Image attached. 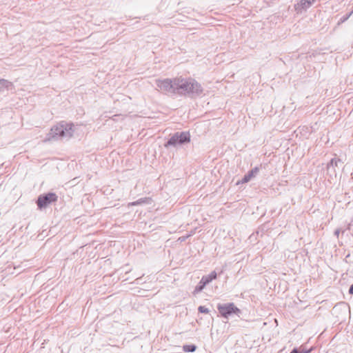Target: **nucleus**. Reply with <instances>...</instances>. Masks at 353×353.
Returning a JSON list of instances; mask_svg holds the SVG:
<instances>
[{
	"label": "nucleus",
	"mask_w": 353,
	"mask_h": 353,
	"mask_svg": "<svg viewBox=\"0 0 353 353\" xmlns=\"http://www.w3.org/2000/svg\"><path fill=\"white\" fill-rule=\"evenodd\" d=\"M176 94L188 96L191 98L200 97L203 93L201 85L192 78H175Z\"/></svg>",
	"instance_id": "f257e3e1"
},
{
	"label": "nucleus",
	"mask_w": 353,
	"mask_h": 353,
	"mask_svg": "<svg viewBox=\"0 0 353 353\" xmlns=\"http://www.w3.org/2000/svg\"><path fill=\"white\" fill-rule=\"evenodd\" d=\"M74 133V125L70 123L61 121L53 126L50 132L47 134L46 141L52 140L68 139Z\"/></svg>",
	"instance_id": "f03ea898"
},
{
	"label": "nucleus",
	"mask_w": 353,
	"mask_h": 353,
	"mask_svg": "<svg viewBox=\"0 0 353 353\" xmlns=\"http://www.w3.org/2000/svg\"><path fill=\"white\" fill-rule=\"evenodd\" d=\"M190 141V134L189 132H181L174 133L165 143V147L176 146Z\"/></svg>",
	"instance_id": "7ed1b4c3"
},
{
	"label": "nucleus",
	"mask_w": 353,
	"mask_h": 353,
	"mask_svg": "<svg viewBox=\"0 0 353 353\" xmlns=\"http://www.w3.org/2000/svg\"><path fill=\"white\" fill-rule=\"evenodd\" d=\"M217 310L221 315L225 319H228L234 314L239 316L241 313V310L236 307L233 303L219 304L217 305Z\"/></svg>",
	"instance_id": "20e7f679"
},
{
	"label": "nucleus",
	"mask_w": 353,
	"mask_h": 353,
	"mask_svg": "<svg viewBox=\"0 0 353 353\" xmlns=\"http://www.w3.org/2000/svg\"><path fill=\"white\" fill-rule=\"evenodd\" d=\"M57 194L53 192L41 194L37 201L38 208L41 210L46 208L50 203L57 201Z\"/></svg>",
	"instance_id": "39448f33"
},
{
	"label": "nucleus",
	"mask_w": 353,
	"mask_h": 353,
	"mask_svg": "<svg viewBox=\"0 0 353 353\" xmlns=\"http://www.w3.org/2000/svg\"><path fill=\"white\" fill-rule=\"evenodd\" d=\"M175 83H176L175 78L172 79H165L163 80H158L157 81V85L163 92L176 94V86L174 85Z\"/></svg>",
	"instance_id": "423d86ee"
},
{
	"label": "nucleus",
	"mask_w": 353,
	"mask_h": 353,
	"mask_svg": "<svg viewBox=\"0 0 353 353\" xmlns=\"http://www.w3.org/2000/svg\"><path fill=\"white\" fill-rule=\"evenodd\" d=\"M217 276L216 272L215 271L211 272V273L208 275L203 276L198 285L195 287L194 294L199 293L201 292L206 285L210 283L212 280L216 279Z\"/></svg>",
	"instance_id": "0eeeda50"
},
{
	"label": "nucleus",
	"mask_w": 353,
	"mask_h": 353,
	"mask_svg": "<svg viewBox=\"0 0 353 353\" xmlns=\"http://www.w3.org/2000/svg\"><path fill=\"white\" fill-rule=\"evenodd\" d=\"M312 4L311 0H300L299 3L294 5V8L297 13H301L311 7Z\"/></svg>",
	"instance_id": "6e6552de"
},
{
	"label": "nucleus",
	"mask_w": 353,
	"mask_h": 353,
	"mask_svg": "<svg viewBox=\"0 0 353 353\" xmlns=\"http://www.w3.org/2000/svg\"><path fill=\"white\" fill-rule=\"evenodd\" d=\"M260 168L256 166L250 170L246 174L244 175L241 181V183H245L249 182L252 178L255 177L259 172Z\"/></svg>",
	"instance_id": "1a4fd4ad"
},
{
	"label": "nucleus",
	"mask_w": 353,
	"mask_h": 353,
	"mask_svg": "<svg viewBox=\"0 0 353 353\" xmlns=\"http://www.w3.org/2000/svg\"><path fill=\"white\" fill-rule=\"evenodd\" d=\"M343 162L340 159L333 158L330 160V163H327V168L330 170L331 168L341 166Z\"/></svg>",
	"instance_id": "9d476101"
},
{
	"label": "nucleus",
	"mask_w": 353,
	"mask_h": 353,
	"mask_svg": "<svg viewBox=\"0 0 353 353\" xmlns=\"http://www.w3.org/2000/svg\"><path fill=\"white\" fill-rule=\"evenodd\" d=\"M12 85V83L5 79H0V92H2L3 89L8 90L10 86Z\"/></svg>",
	"instance_id": "9b49d317"
},
{
	"label": "nucleus",
	"mask_w": 353,
	"mask_h": 353,
	"mask_svg": "<svg viewBox=\"0 0 353 353\" xmlns=\"http://www.w3.org/2000/svg\"><path fill=\"white\" fill-rule=\"evenodd\" d=\"M196 349V346L195 345H185L183 346V351L186 352H193Z\"/></svg>",
	"instance_id": "f8f14e48"
},
{
	"label": "nucleus",
	"mask_w": 353,
	"mask_h": 353,
	"mask_svg": "<svg viewBox=\"0 0 353 353\" xmlns=\"http://www.w3.org/2000/svg\"><path fill=\"white\" fill-rule=\"evenodd\" d=\"M148 198H141V199H138L137 201H134V202H131L128 204V205H141L143 203H148Z\"/></svg>",
	"instance_id": "ddd939ff"
},
{
	"label": "nucleus",
	"mask_w": 353,
	"mask_h": 353,
	"mask_svg": "<svg viewBox=\"0 0 353 353\" xmlns=\"http://www.w3.org/2000/svg\"><path fill=\"white\" fill-rule=\"evenodd\" d=\"M353 13V10L349 13V14H347L345 15H343L341 19L339 21V24H341V23H344L345 21H346L350 17L352 14Z\"/></svg>",
	"instance_id": "4468645a"
},
{
	"label": "nucleus",
	"mask_w": 353,
	"mask_h": 353,
	"mask_svg": "<svg viewBox=\"0 0 353 353\" xmlns=\"http://www.w3.org/2000/svg\"><path fill=\"white\" fill-rule=\"evenodd\" d=\"M198 310H199V312L205 313V314H208L210 312L208 308H207L205 306H202V305L199 307Z\"/></svg>",
	"instance_id": "2eb2a0df"
},
{
	"label": "nucleus",
	"mask_w": 353,
	"mask_h": 353,
	"mask_svg": "<svg viewBox=\"0 0 353 353\" xmlns=\"http://www.w3.org/2000/svg\"><path fill=\"white\" fill-rule=\"evenodd\" d=\"M299 349V353H310L311 352V351L312 350V348H310L309 350H307L305 348H304L303 347L301 346Z\"/></svg>",
	"instance_id": "dca6fc26"
},
{
	"label": "nucleus",
	"mask_w": 353,
	"mask_h": 353,
	"mask_svg": "<svg viewBox=\"0 0 353 353\" xmlns=\"http://www.w3.org/2000/svg\"><path fill=\"white\" fill-rule=\"evenodd\" d=\"M348 292H349V294H353V283L350 285Z\"/></svg>",
	"instance_id": "f3484780"
},
{
	"label": "nucleus",
	"mask_w": 353,
	"mask_h": 353,
	"mask_svg": "<svg viewBox=\"0 0 353 353\" xmlns=\"http://www.w3.org/2000/svg\"><path fill=\"white\" fill-rule=\"evenodd\" d=\"M340 232H341L340 229H337V230H336L334 231V234L338 237V236H339V234H340Z\"/></svg>",
	"instance_id": "a211bd4d"
},
{
	"label": "nucleus",
	"mask_w": 353,
	"mask_h": 353,
	"mask_svg": "<svg viewBox=\"0 0 353 353\" xmlns=\"http://www.w3.org/2000/svg\"><path fill=\"white\" fill-rule=\"evenodd\" d=\"M290 353H299V349L295 347Z\"/></svg>",
	"instance_id": "6ab92c4d"
}]
</instances>
